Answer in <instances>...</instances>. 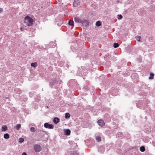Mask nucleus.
<instances>
[{
  "instance_id": "20e7f679",
  "label": "nucleus",
  "mask_w": 155,
  "mask_h": 155,
  "mask_svg": "<svg viewBox=\"0 0 155 155\" xmlns=\"http://www.w3.org/2000/svg\"><path fill=\"white\" fill-rule=\"evenodd\" d=\"M44 126L45 128L49 129H53L54 126L52 124H50L47 123H45L44 124Z\"/></svg>"
},
{
  "instance_id": "b1692460",
  "label": "nucleus",
  "mask_w": 155,
  "mask_h": 155,
  "mask_svg": "<svg viewBox=\"0 0 155 155\" xmlns=\"http://www.w3.org/2000/svg\"><path fill=\"white\" fill-rule=\"evenodd\" d=\"M154 74L153 73H151L150 74V77H149V79H152L153 78Z\"/></svg>"
},
{
  "instance_id": "f03ea898",
  "label": "nucleus",
  "mask_w": 155,
  "mask_h": 155,
  "mask_svg": "<svg viewBox=\"0 0 155 155\" xmlns=\"http://www.w3.org/2000/svg\"><path fill=\"white\" fill-rule=\"evenodd\" d=\"M61 83V81H57L56 80L53 79L52 80V81L50 82V85L52 88H54V85L58 84H60Z\"/></svg>"
},
{
  "instance_id": "0eeeda50",
  "label": "nucleus",
  "mask_w": 155,
  "mask_h": 155,
  "mask_svg": "<svg viewBox=\"0 0 155 155\" xmlns=\"http://www.w3.org/2000/svg\"><path fill=\"white\" fill-rule=\"evenodd\" d=\"M98 150L99 152L103 153L104 152L105 149L103 146H101L98 148Z\"/></svg>"
},
{
  "instance_id": "4be33fe9",
  "label": "nucleus",
  "mask_w": 155,
  "mask_h": 155,
  "mask_svg": "<svg viewBox=\"0 0 155 155\" xmlns=\"http://www.w3.org/2000/svg\"><path fill=\"white\" fill-rule=\"evenodd\" d=\"M113 46L114 48H117L119 46V44L118 43H115L114 44Z\"/></svg>"
},
{
  "instance_id": "6ab92c4d",
  "label": "nucleus",
  "mask_w": 155,
  "mask_h": 155,
  "mask_svg": "<svg viewBox=\"0 0 155 155\" xmlns=\"http://www.w3.org/2000/svg\"><path fill=\"white\" fill-rule=\"evenodd\" d=\"M7 129V127L6 126H5L2 127V130L3 131H5Z\"/></svg>"
},
{
  "instance_id": "72a5a7b5",
  "label": "nucleus",
  "mask_w": 155,
  "mask_h": 155,
  "mask_svg": "<svg viewBox=\"0 0 155 155\" xmlns=\"http://www.w3.org/2000/svg\"><path fill=\"white\" fill-rule=\"evenodd\" d=\"M71 133V130L68 129V135H69Z\"/></svg>"
},
{
  "instance_id": "9b49d317",
  "label": "nucleus",
  "mask_w": 155,
  "mask_h": 155,
  "mask_svg": "<svg viewBox=\"0 0 155 155\" xmlns=\"http://www.w3.org/2000/svg\"><path fill=\"white\" fill-rule=\"evenodd\" d=\"M79 1L78 0H74L73 5L74 7H77L79 4Z\"/></svg>"
},
{
  "instance_id": "f257e3e1",
  "label": "nucleus",
  "mask_w": 155,
  "mask_h": 155,
  "mask_svg": "<svg viewBox=\"0 0 155 155\" xmlns=\"http://www.w3.org/2000/svg\"><path fill=\"white\" fill-rule=\"evenodd\" d=\"M25 23L26 24L27 26H31L33 24L34 21L32 18L27 16L25 18Z\"/></svg>"
},
{
  "instance_id": "2f4dec72",
  "label": "nucleus",
  "mask_w": 155,
  "mask_h": 155,
  "mask_svg": "<svg viewBox=\"0 0 155 155\" xmlns=\"http://www.w3.org/2000/svg\"><path fill=\"white\" fill-rule=\"evenodd\" d=\"M57 24L58 26H59L60 25H61V22H60L59 23H57Z\"/></svg>"
},
{
  "instance_id": "5701e85b",
  "label": "nucleus",
  "mask_w": 155,
  "mask_h": 155,
  "mask_svg": "<svg viewBox=\"0 0 155 155\" xmlns=\"http://www.w3.org/2000/svg\"><path fill=\"white\" fill-rule=\"evenodd\" d=\"M64 135L68 136V129H65L64 130Z\"/></svg>"
},
{
  "instance_id": "39448f33",
  "label": "nucleus",
  "mask_w": 155,
  "mask_h": 155,
  "mask_svg": "<svg viewBox=\"0 0 155 155\" xmlns=\"http://www.w3.org/2000/svg\"><path fill=\"white\" fill-rule=\"evenodd\" d=\"M68 143L72 145L71 148H72L73 150H74V149H76L77 148L76 143H75L73 141H68Z\"/></svg>"
},
{
  "instance_id": "4468645a",
  "label": "nucleus",
  "mask_w": 155,
  "mask_h": 155,
  "mask_svg": "<svg viewBox=\"0 0 155 155\" xmlns=\"http://www.w3.org/2000/svg\"><path fill=\"white\" fill-rule=\"evenodd\" d=\"M74 22L73 21L70 20L68 21V25L69 26H73Z\"/></svg>"
},
{
  "instance_id": "423d86ee",
  "label": "nucleus",
  "mask_w": 155,
  "mask_h": 155,
  "mask_svg": "<svg viewBox=\"0 0 155 155\" xmlns=\"http://www.w3.org/2000/svg\"><path fill=\"white\" fill-rule=\"evenodd\" d=\"M97 123L101 126H103L105 124L104 121L102 120H99L97 122Z\"/></svg>"
},
{
  "instance_id": "a211bd4d",
  "label": "nucleus",
  "mask_w": 155,
  "mask_h": 155,
  "mask_svg": "<svg viewBox=\"0 0 155 155\" xmlns=\"http://www.w3.org/2000/svg\"><path fill=\"white\" fill-rule=\"evenodd\" d=\"M21 127V125L20 124H18L16 125V128L17 130H19L20 129Z\"/></svg>"
},
{
  "instance_id": "9d476101",
  "label": "nucleus",
  "mask_w": 155,
  "mask_h": 155,
  "mask_svg": "<svg viewBox=\"0 0 155 155\" xmlns=\"http://www.w3.org/2000/svg\"><path fill=\"white\" fill-rule=\"evenodd\" d=\"M53 122L55 124H57L60 121V119L58 117H54L53 119Z\"/></svg>"
},
{
  "instance_id": "412c9836",
  "label": "nucleus",
  "mask_w": 155,
  "mask_h": 155,
  "mask_svg": "<svg viewBox=\"0 0 155 155\" xmlns=\"http://www.w3.org/2000/svg\"><path fill=\"white\" fill-rule=\"evenodd\" d=\"M31 65L32 67H36L37 65V63L36 62H34L31 63Z\"/></svg>"
},
{
  "instance_id": "f704fd0d",
  "label": "nucleus",
  "mask_w": 155,
  "mask_h": 155,
  "mask_svg": "<svg viewBox=\"0 0 155 155\" xmlns=\"http://www.w3.org/2000/svg\"><path fill=\"white\" fill-rule=\"evenodd\" d=\"M3 11V9L2 8H0V12H2Z\"/></svg>"
},
{
  "instance_id": "c85d7f7f",
  "label": "nucleus",
  "mask_w": 155,
  "mask_h": 155,
  "mask_svg": "<svg viewBox=\"0 0 155 155\" xmlns=\"http://www.w3.org/2000/svg\"><path fill=\"white\" fill-rule=\"evenodd\" d=\"M140 38H141V37L140 36L137 37H136V39L138 41H140Z\"/></svg>"
},
{
  "instance_id": "f3484780",
  "label": "nucleus",
  "mask_w": 155,
  "mask_h": 155,
  "mask_svg": "<svg viewBox=\"0 0 155 155\" xmlns=\"http://www.w3.org/2000/svg\"><path fill=\"white\" fill-rule=\"evenodd\" d=\"M101 23L99 21H97L96 23V25L97 26H99L101 25Z\"/></svg>"
},
{
  "instance_id": "393cba45",
  "label": "nucleus",
  "mask_w": 155,
  "mask_h": 155,
  "mask_svg": "<svg viewBox=\"0 0 155 155\" xmlns=\"http://www.w3.org/2000/svg\"><path fill=\"white\" fill-rule=\"evenodd\" d=\"M30 130L32 132H34L35 131V128L34 127H31L30 128Z\"/></svg>"
},
{
  "instance_id": "f8f14e48",
  "label": "nucleus",
  "mask_w": 155,
  "mask_h": 155,
  "mask_svg": "<svg viewBox=\"0 0 155 155\" xmlns=\"http://www.w3.org/2000/svg\"><path fill=\"white\" fill-rule=\"evenodd\" d=\"M79 153L76 151H71L70 153V155H78Z\"/></svg>"
},
{
  "instance_id": "c9c22d12",
  "label": "nucleus",
  "mask_w": 155,
  "mask_h": 155,
  "mask_svg": "<svg viewBox=\"0 0 155 155\" xmlns=\"http://www.w3.org/2000/svg\"><path fill=\"white\" fill-rule=\"evenodd\" d=\"M20 29L21 31H23L24 30V29L22 28H21Z\"/></svg>"
},
{
  "instance_id": "aec40b11",
  "label": "nucleus",
  "mask_w": 155,
  "mask_h": 155,
  "mask_svg": "<svg viewBox=\"0 0 155 155\" xmlns=\"http://www.w3.org/2000/svg\"><path fill=\"white\" fill-rule=\"evenodd\" d=\"M96 140H97V141L98 142H99L101 140V138L100 137L97 136L96 137Z\"/></svg>"
},
{
  "instance_id": "2eb2a0df",
  "label": "nucleus",
  "mask_w": 155,
  "mask_h": 155,
  "mask_svg": "<svg viewBox=\"0 0 155 155\" xmlns=\"http://www.w3.org/2000/svg\"><path fill=\"white\" fill-rule=\"evenodd\" d=\"M4 137L5 139H8L9 138V135L8 133L5 134L4 135Z\"/></svg>"
},
{
  "instance_id": "7c9ffc66",
  "label": "nucleus",
  "mask_w": 155,
  "mask_h": 155,
  "mask_svg": "<svg viewBox=\"0 0 155 155\" xmlns=\"http://www.w3.org/2000/svg\"><path fill=\"white\" fill-rule=\"evenodd\" d=\"M139 103H138L137 104V106L138 108H140V106L139 105Z\"/></svg>"
},
{
  "instance_id": "ddd939ff",
  "label": "nucleus",
  "mask_w": 155,
  "mask_h": 155,
  "mask_svg": "<svg viewBox=\"0 0 155 155\" xmlns=\"http://www.w3.org/2000/svg\"><path fill=\"white\" fill-rule=\"evenodd\" d=\"M50 44V47L52 48L54 47L56 45V43L54 42H51Z\"/></svg>"
},
{
  "instance_id": "e433bc0d",
  "label": "nucleus",
  "mask_w": 155,
  "mask_h": 155,
  "mask_svg": "<svg viewBox=\"0 0 155 155\" xmlns=\"http://www.w3.org/2000/svg\"><path fill=\"white\" fill-rule=\"evenodd\" d=\"M70 117V114L68 113V118Z\"/></svg>"
},
{
  "instance_id": "bb28decb",
  "label": "nucleus",
  "mask_w": 155,
  "mask_h": 155,
  "mask_svg": "<svg viewBox=\"0 0 155 155\" xmlns=\"http://www.w3.org/2000/svg\"><path fill=\"white\" fill-rule=\"evenodd\" d=\"M24 139L23 138H20L19 140V141L20 143H22L24 141Z\"/></svg>"
},
{
  "instance_id": "c756f323",
  "label": "nucleus",
  "mask_w": 155,
  "mask_h": 155,
  "mask_svg": "<svg viewBox=\"0 0 155 155\" xmlns=\"http://www.w3.org/2000/svg\"><path fill=\"white\" fill-rule=\"evenodd\" d=\"M65 118H66V119H68V113H66L65 114Z\"/></svg>"
},
{
  "instance_id": "cd10ccee",
  "label": "nucleus",
  "mask_w": 155,
  "mask_h": 155,
  "mask_svg": "<svg viewBox=\"0 0 155 155\" xmlns=\"http://www.w3.org/2000/svg\"><path fill=\"white\" fill-rule=\"evenodd\" d=\"M117 16H118L117 18L118 19H121L123 18L122 16L121 15H119Z\"/></svg>"
},
{
  "instance_id": "473e14b6",
  "label": "nucleus",
  "mask_w": 155,
  "mask_h": 155,
  "mask_svg": "<svg viewBox=\"0 0 155 155\" xmlns=\"http://www.w3.org/2000/svg\"><path fill=\"white\" fill-rule=\"evenodd\" d=\"M22 155H27V154L26 153H25V152H23L22 153Z\"/></svg>"
},
{
  "instance_id": "dca6fc26",
  "label": "nucleus",
  "mask_w": 155,
  "mask_h": 155,
  "mask_svg": "<svg viewBox=\"0 0 155 155\" xmlns=\"http://www.w3.org/2000/svg\"><path fill=\"white\" fill-rule=\"evenodd\" d=\"M140 150L141 152H144L145 150V148L144 146H142L140 148Z\"/></svg>"
},
{
  "instance_id": "a878e982",
  "label": "nucleus",
  "mask_w": 155,
  "mask_h": 155,
  "mask_svg": "<svg viewBox=\"0 0 155 155\" xmlns=\"http://www.w3.org/2000/svg\"><path fill=\"white\" fill-rule=\"evenodd\" d=\"M117 136L120 137H122L123 136V133L121 132H119L117 134Z\"/></svg>"
},
{
  "instance_id": "1a4fd4ad",
  "label": "nucleus",
  "mask_w": 155,
  "mask_h": 155,
  "mask_svg": "<svg viewBox=\"0 0 155 155\" xmlns=\"http://www.w3.org/2000/svg\"><path fill=\"white\" fill-rule=\"evenodd\" d=\"M74 21L78 23H81V24L83 20H81L78 18L75 17L74 18Z\"/></svg>"
},
{
  "instance_id": "7ed1b4c3",
  "label": "nucleus",
  "mask_w": 155,
  "mask_h": 155,
  "mask_svg": "<svg viewBox=\"0 0 155 155\" xmlns=\"http://www.w3.org/2000/svg\"><path fill=\"white\" fill-rule=\"evenodd\" d=\"M34 149L36 152H39L41 150V147L40 145L35 144L34 146Z\"/></svg>"
},
{
  "instance_id": "6e6552de",
  "label": "nucleus",
  "mask_w": 155,
  "mask_h": 155,
  "mask_svg": "<svg viewBox=\"0 0 155 155\" xmlns=\"http://www.w3.org/2000/svg\"><path fill=\"white\" fill-rule=\"evenodd\" d=\"M81 24H82L83 26H87L89 25V22L86 20H83Z\"/></svg>"
}]
</instances>
